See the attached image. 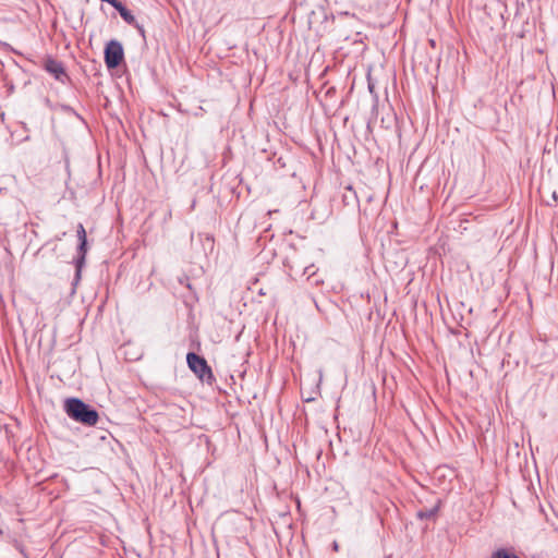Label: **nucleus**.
<instances>
[{
	"mask_svg": "<svg viewBox=\"0 0 558 558\" xmlns=\"http://www.w3.org/2000/svg\"><path fill=\"white\" fill-rule=\"evenodd\" d=\"M124 57V51L121 43L118 40H110L105 47V63L109 70L116 69L120 65Z\"/></svg>",
	"mask_w": 558,
	"mask_h": 558,
	"instance_id": "7ed1b4c3",
	"label": "nucleus"
},
{
	"mask_svg": "<svg viewBox=\"0 0 558 558\" xmlns=\"http://www.w3.org/2000/svg\"><path fill=\"white\" fill-rule=\"evenodd\" d=\"M186 362L191 371L202 380L209 385L215 381L211 368L206 360L194 352L186 355Z\"/></svg>",
	"mask_w": 558,
	"mask_h": 558,
	"instance_id": "f03ea898",
	"label": "nucleus"
},
{
	"mask_svg": "<svg viewBox=\"0 0 558 558\" xmlns=\"http://www.w3.org/2000/svg\"><path fill=\"white\" fill-rule=\"evenodd\" d=\"M76 236H77L78 242L87 240L86 230L82 223H78V226H77Z\"/></svg>",
	"mask_w": 558,
	"mask_h": 558,
	"instance_id": "9d476101",
	"label": "nucleus"
},
{
	"mask_svg": "<svg viewBox=\"0 0 558 558\" xmlns=\"http://www.w3.org/2000/svg\"><path fill=\"white\" fill-rule=\"evenodd\" d=\"M490 558H520L513 553H510L506 548H499L492 554Z\"/></svg>",
	"mask_w": 558,
	"mask_h": 558,
	"instance_id": "1a4fd4ad",
	"label": "nucleus"
},
{
	"mask_svg": "<svg viewBox=\"0 0 558 558\" xmlns=\"http://www.w3.org/2000/svg\"><path fill=\"white\" fill-rule=\"evenodd\" d=\"M87 251H88L87 240L78 242L77 258L75 260L76 271H75V277H74V281H73L74 287H76V284L81 280V272H82L83 266L85 265V258H86Z\"/></svg>",
	"mask_w": 558,
	"mask_h": 558,
	"instance_id": "20e7f679",
	"label": "nucleus"
},
{
	"mask_svg": "<svg viewBox=\"0 0 558 558\" xmlns=\"http://www.w3.org/2000/svg\"><path fill=\"white\" fill-rule=\"evenodd\" d=\"M64 411L69 417L87 426H95L99 420L98 412L78 398H68Z\"/></svg>",
	"mask_w": 558,
	"mask_h": 558,
	"instance_id": "f257e3e1",
	"label": "nucleus"
},
{
	"mask_svg": "<svg viewBox=\"0 0 558 558\" xmlns=\"http://www.w3.org/2000/svg\"><path fill=\"white\" fill-rule=\"evenodd\" d=\"M116 10L120 13L121 17L129 24H135V17L122 3L116 5Z\"/></svg>",
	"mask_w": 558,
	"mask_h": 558,
	"instance_id": "6e6552de",
	"label": "nucleus"
},
{
	"mask_svg": "<svg viewBox=\"0 0 558 558\" xmlns=\"http://www.w3.org/2000/svg\"><path fill=\"white\" fill-rule=\"evenodd\" d=\"M342 201H343L345 206H356V205H359L357 194L352 189V186H347L344 189V193L342 195Z\"/></svg>",
	"mask_w": 558,
	"mask_h": 558,
	"instance_id": "423d86ee",
	"label": "nucleus"
},
{
	"mask_svg": "<svg viewBox=\"0 0 558 558\" xmlns=\"http://www.w3.org/2000/svg\"><path fill=\"white\" fill-rule=\"evenodd\" d=\"M44 68L48 73L53 75L54 78L60 81L61 83H64L65 78H68V75L62 63L58 60L48 58L45 61Z\"/></svg>",
	"mask_w": 558,
	"mask_h": 558,
	"instance_id": "39448f33",
	"label": "nucleus"
},
{
	"mask_svg": "<svg viewBox=\"0 0 558 558\" xmlns=\"http://www.w3.org/2000/svg\"><path fill=\"white\" fill-rule=\"evenodd\" d=\"M438 510H439V502L429 509L418 510L416 515L421 520H435Z\"/></svg>",
	"mask_w": 558,
	"mask_h": 558,
	"instance_id": "0eeeda50",
	"label": "nucleus"
},
{
	"mask_svg": "<svg viewBox=\"0 0 558 558\" xmlns=\"http://www.w3.org/2000/svg\"><path fill=\"white\" fill-rule=\"evenodd\" d=\"M368 88L371 92H373V88H374V85H372L371 83L368 84Z\"/></svg>",
	"mask_w": 558,
	"mask_h": 558,
	"instance_id": "4468645a",
	"label": "nucleus"
},
{
	"mask_svg": "<svg viewBox=\"0 0 558 558\" xmlns=\"http://www.w3.org/2000/svg\"><path fill=\"white\" fill-rule=\"evenodd\" d=\"M133 25L138 29V33H141L142 37L145 38V29H144V27L142 25H138L136 22Z\"/></svg>",
	"mask_w": 558,
	"mask_h": 558,
	"instance_id": "f8f14e48",
	"label": "nucleus"
},
{
	"mask_svg": "<svg viewBox=\"0 0 558 558\" xmlns=\"http://www.w3.org/2000/svg\"><path fill=\"white\" fill-rule=\"evenodd\" d=\"M179 282L181 284H184L187 289L192 290V284L190 282V278L189 277L184 276L182 278H179Z\"/></svg>",
	"mask_w": 558,
	"mask_h": 558,
	"instance_id": "9b49d317",
	"label": "nucleus"
},
{
	"mask_svg": "<svg viewBox=\"0 0 558 558\" xmlns=\"http://www.w3.org/2000/svg\"><path fill=\"white\" fill-rule=\"evenodd\" d=\"M332 547H333V550H336V551H337V550L339 549V545H338V543H337V542H333Z\"/></svg>",
	"mask_w": 558,
	"mask_h": 558,
	"instance_id": "ddd939ff",
	"label": "nucleus"
}]
</instances>
